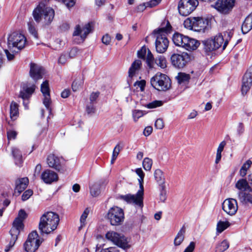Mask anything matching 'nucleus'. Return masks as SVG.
<instances>
[{
  "mask_svg": "<svg viewBox=\"0 0 252 252\" xmlns=\"http://www.w3.org/2000/svg\"><path fill=\"white\" fill-rule=\"evenodd\" d=\"M233 34L232 31L228 30L223 33H218L214 37H210L202 41L204 49L206 52L215 51L222 47V50L226 47L229 41Z\"/></svg>",
  "mask_w": 252,
  "mask_h": 252,
  "instance_id": "f03ea898",
  "label": "nucleus"
},
{
  "mask_svg": "<svg viewBox=\"0 0 252 252\" xmlns=\"http://www.w3.org/2000/svg\"><path fill=\"white\" fill-rule=\"evenodd\" d=\"M90 192L93 197H97L100 193L99 185L94 184L90 187Z\"/></svg>",
  "mask_w": 252,
  "mask_h": 252,
  "instance_id": "4c0bfd02",
  "label": "nucleus"
},
{
  "mask_svg": "<svg viewBox=\"0 0 252 252\" xmlns=\"http://www.w3.org/2000/svg\"><path fill=\"white\" fill-rule=\"evenodd\" d=\"M41 244L39 239H36V241H32L27 240L24 244V250L27 252H35L39 248Z\"/></svg>",
  "mask_w": 252,
  "mask_h": 252,
  "instance_id": "5701e85b",
  "label": "nucleus"
},
{
  "mask_svg": "<svg viewBox=\"0 0 252 252\" xmlns=\"http://www.w3.org/2000/svg\"><path fill=\"white\" fill-rule=\"evenodd\" d=\"M161 0H151L150 1L146 2L147 5L149 7H153L157 5Z\"/></svg>",
  "mask_w": 252,
  "mask_h": 252,
  "instance_id": "774afa93",
  "label": "nucleus"
},
{
  "mask_svg": "<svg viewBox=\"0 0 252 252\" xmlns=\"http://www.w3.org/2000/svg\"><path fill=\"white\" fill-rule=\"evenodd\" d=\"M195 244L193 242L190 243L189 245L184 250V252H193L195 249Z\"/></svg>",
  "mask_w": 252,
  "mask_h": 252,
  "instance_id": "0e129e2a",
  "label": "nucleus"
},
{
  "mask_svg": "<svg viewBox=\"0 0 252 252\" xmlns=\"http://www.w3.org/2000/svg\"><path fill=\"white\" fill-rule=\"evenodd\" d=\"M90 212V208L89 207L86 208L84 212H83L82 215L81 216L80 219V221L81 223V226L80 227H84L86 225V219L88 217V216Z\"/></svg>",
  "mask_w": 252,
  "mask_h": 252,
  "instance_id": "a19ab883",
  "label": "nucleus"
},
{
  "mask_svg": "<svg viewBox=\"0 0 252 252\" xmlns=\"http://www.w3.org/2000/svg\"><path fill=\"white\" fill-rule=\"evenodd\" d=\"M28 25L30 32L34 37V38L37 39L38 33L34 25H33L32 22L28 23Z\"/></svg>",
  "mask_w": 252,
  "mask_h": 252,
  "instance_id": "8fccbe9b",
  "label": "nucleus"
},
{
  "mask_svg": "<svg viewBox=\"0 0 252 252\" xmlns=\"http://www.w3.org/2000/svg\"><path fill=\"white\" fill-rule=\"evenodd\" d=\"M142 62L139 60L134 61L128 71V75L130 77H132L141 68Z\"/></svg>",
  "mask_w": 252,
  "mask_h": 252,
  "instance_id": "c756f323",
  "label": "nucleus"
},
{
  "mask_svg": "<svg viewBox=\"0 0 252 252\" xmlns=\"http://www.w3.org/2000/svg\"><path fill=\"white\" fill-rule=\"evenodd\" d=\"M252 29V12L247 16L242 25L241 30L244 34L248 33Z\"/></svg>",
  "mask_w": 252,
  "mask_h": 252,
  "instance_id": "a878e982",
  "label": "nucleus"
},
{
  "mask_svg": "<svg viewBox=\"0 0 252 252\" xmlns=\"http://www.w3.org/2000/svg\"><path fill=\"white\" fill-rule=\"evenodd\" d=\"M111 242L124 250H127L131 247L129 244L130 239L122 233L111 232Z\"/></svg>",
  "mask_w": 252,
  "mask_h": 252,
  "instance_id": "9b49d317",
  "label": "nucleus"
},
{
  "mask_svg": "<svg viewBox=\"0 0 252 252\" xmlns=\"http://www.w3.org/2000/svg\"><path fill=\"white\" fill-rule=\"evenodd\" d=\"M32 15L37 23L40 22L41 17L43 16L45 25L48 26L53 21L55 16V11L52 8L46 6L43 2H40L33 10Z\"/></svg>",
  "mask_w": 252,
  "mask_h": 252,
  "instance_id": "39448f33",
  "label": "nucleus"
},
{
  "mask_svg": "<svg viewBox=\"0 0 252 252\" xmlns=\"http://www.w3.org/2000/svg\"><path fill=\"white\" fill-rule=\"evenodd\" d=\"M252 192L249 191H239L238 192V198L240 201L243 204H247L248 203L252 204Z\"/></svg>",
  "mask_w": 252,
  "mask_h": 252,
  "instance_id": "393cba45",
  "label": "nucleus"
},
{
  "mask_svg": "<svg viewBox=\"0 0 252 252\" xmlns=\"http://www.w3.org/2000/svg\"><path fill=\"white\" fill-rule=\"evenodd\" d=\"M44 98L43 100V103L44 105L46 108L50 112L51 111L52 109L50 106V105L51 104V96L50 94H45L43 95Z\"/></svg>",
  "mask_w": 252,
  "mask_h": 252,
  "instance_id": "c03bdc74",
  "label": "nucleus"
},
{
  "mask_svg": "<svg viewBox=\"0 0 252 252\" xmlns=\"http://www.w3.org/2000/svg\"><path fill=\"white\" fill-rule=\"evenodd\" d=\"M40 90L43 95H48L50 94V88L48 80H45L43 82L41 85Z\"/></svg>",
  "mask_w": 252,
  "mask_h": 252,
  "instance_id": "37998d69",
  "label": "nucleus"
},
{
  "mask_svg": "<svg viewBox=\"0 0 252 252\" xmlns=\"http://www.w3.org/2000/svg\"><path fill=\"white\" fill-rule=\"evenodd\" d=\"M124 219V212L122 208L116 206L111 208V225H121Z\"/></svg>",
  "mask_w": 252,
  "mask_h": 252,
  "instance_id": "2eb2a0df",
  "label": "nucleus"
},
{
  "mask_svg": "<svg viewBox=\"0 0 252 252\" xmlns=\"http://www.w3.org/2000/svg\"><path fill=\"white\" fill-rule=\"evenodd\" d=\"M222 207L226 213L230 216L234 215L238 210L237 202L233 198L226 199L222 203Z\"/></svg>",
  "mask_w": 252,
  "mask_h": 252,
  "instance_id": "f3484780",
  "label": "nucleus"
},
{
  "mask_svg": "<svg viewBox=\"0 0 252 252\" xmlns=\"http://www.w3.org/2000/svg\"><path fill=\"white\" fill-rule=\"evenodd\" d=\"M252 162L250 160H247L241 167L239 173L242 177H244L246 175L248 170L251 167Z\"/></svg>",
  "mask_w": 252,
  "mask_h": 252,
  "instance_id": "e433bc0d",
  "label": "nucleus"
},
{
  "mask_svg": "<svg viewBox=\"0 0 252 252\" xmlns=\"http://www.w3.org/2000/svg\"><path fill=\"white\" fill-rule=\"evenodd\" d=\"M19 105L12 101L10 105V117L12 121H15L19 117Z\"/></svg>",
  "mask_w": 252,
  "mask_h": 252,
  "instance_id": "c85d7f7f",
  "label": "nucleus"
},
{
  "mask_svg": "<svg viewBox=\"0 0 252 252\" xmlns=\"http://www.w3.org/2000/svg\"><path fill=\"white\" fill-rule=\"evenodd\" d=\"M29 183L28 178H19L15 181V193L20 195L27 187Z\"/></svg>",
  "mask_w": 252,
  "mask_h": 252,
  "instance_id": "412c9836",
  "label": "nucleus"
},
{
  "mask_svg": "<svg viewBox=\"0 0 252 252\" xmlns=\"http://www.w3.org/2000/svg\"><path fill=\"white\" fill-rule=\"evenodd\" d=\"M167 198L166 190L165 186L160 187V194L159 196V200L162 202H164Z\"/></svg>",
  "mask_w": 252,
  "mask_h": 252,
  "instance_id": "de8ad7c7",
  "label": "nucleus"
},
{
  "mask_svg": "<svg viewBox=\"0 0 252 252\" xmlns=\"http://www.w3.org/2000/svg\"><path fill=\"white\" fill-rule=\"evenodd\" d=\"M33 190L31 189H28L25 190L21 197V199L23 201H25L27 200L33 194Z\"/></svg>",
  "mask_w": 252,
  "mask_h": 252,
  "instance_id": "603ef678",
  "label": "nucleus"
},
{
  "mask_svg": "<svg viewBox=\"0 0 252 252\" xmlns=\"http://www.w3.org/2000/svg\"><path fill=\"white\" fill-rule=\"evenodd\" d=\"M30 76L35 81L43 78L45 74L44 68L34 63H30Z\"/></svg>",
  "mask_w": 252,
  "mask_h": 252,
  "instance_id": "dca6fc26",
  "label": "nucleus"
},
{
  "mask_svg": "<svg viewBox=\"0 0 252 252\" xmlns=\"http://www.w3.org/2000/svg\"><path fill=\"white\" fill-rule=\"evenodd\" d=\"M154 178L159 187L165 186V177L163 172L161 170L157 169L155 171Z\"/></svg>",
  "mask_w": 252,
  "mask_h": 252,
  "instance_id": "473e14b6",
  "label": "nucleus"
},
{
  "mask_svg": "<svg viewBox=\"0 0 252 252\" xmlns=\"http://www.w3.org/2000/svg\"><path fill=\"white\" fill-rule=\"evenodd\" d=\"M244 131V124L242 123H239L237 127V134L240 136L243 133Z\"/></svg>",
  "mask_w": 252,
  "mask_h": 252,
  "instance_id": "e2e57ef3",
  "label": "nucleus"
},
{
  "mask_svg": "<svg viewBox=\"0 0 252 252\" xmlns=\"http://www.w3.org/2000/svg\"><path fill=\"white\" fill-rule=\"evenodd\" d=\"M187 36L176 32L172 37V40L175 45L184 47L186 42L187 41Z\"/></svg>",
  "mask_w": 252,
  "mask_h": 252,
  "instance_id": "b1692460",
  "label": "nucleus"
},
{
  "mask_svg": "<svg viewBox=\"0 0 252 252\" xmlns=\"http://www.w3.org/2000/svg\"><path fill=\"white\" fill-rule=\"evenodd\" d=\"M135 172L140 177V179H138L140 190L138 191L136 194H127L121 195L120 198L128 204L132 203L142 208L143 206L144 187L143 184L145 174L140 168L136 169Z\"/></svg>",
  "mask_w": 252,
  "mask_h": 252,
  "instance_id": "20e7f679",
  "label": "nucleus"
},
{
  "mask_svg": "<svg viewBox=\"0 0 252 252\" xmlns=\"http://www.w3.org/2000/svg\"><path fill=\"white\" fill-rule=\"evenodd\" d=\"M152 86L160 91H166L171 86L170 78L165 74L157 73L150 80Z\"/></svg>",
  "mask_w": 252,
  "mask_h": 252,
  "instance_id": "0eeeda50",
  "label": "nucleus"
},
{
  "mask_svg": "<svg viewBox=\"0 0 252 252\" xmlns=\"http://www.w3.org/2000/svg\"><path fill=\"white\" fill-rule=\"evenodd\" d=\"M175 78L179 84H185L189 82L190 76L189 74L184 72H179Z\"/></svg>",
  "mask_w": 252,
  "mask_h": 252,
  "instance_id": "72a5a7b5",
  "label": "nucleus"
},
{
  "mask_svg": "<svg viewBox=\"0 0 252 252\" xmlns=\"http://www.w3.org/2000/svg\"><path fill=\"white\" fill-rule=\"evenodd\" d=\"M145 59L146 60L147 65L150 68L154 67L155 64H156V59H155L154 56L149 49H148L146 58Z\"/></svg>",
  "mask_w": 252,
  "mask_h": 252,
  "instance_id": "f704fd0d",
  "label": "nucleus"
},
{
  "mask_svg": "<svg viewBox=\"0 0 252 252\" xmlns=\"http://www.w3.org/2000/svg\"><path fill=\"white\" fill-rule=\"evenodd\" d=\"M38 237V234L36 231H33L31 233H30L28 237L27 240H29L32 241H36L37 237Z\"/></svg>",
  "mask_w": 252,
  "mask_h": 252,
  "instance_id": "13d9d810",
  "label": "nucleus"
},
{
  "mask_svg": "<svg viewBox=\"0 0 252 252\" xmlns=\"http://www.w3.org/2000/svg\"><path fill=\"white\" fill-rule=\"evenodd\" d=\"M185 233L186 227L185 225H183L180 231L178 232L174 239V245L175 246H179L182 243L185 239Z\"/></svg>",
  "mask_w": 252,
  "mask_h": 252,
  "instance_id": "7c9ffc66",
  "label": "nucleus"
},
{
  "mask_svg": "<svg viewBox=\"0 0 252 252\" xmlns=\"http://www.w3.org/2000/svg\"><path fill=\"white\" fill-rule=\"evenodd\" d=\"M229 246L228 242L226 240H224L216 247V252H223L229 248Z\"/></svg>",
  "mask_w": 252,
  "mask_h": 252,
  "instance_id": "58836bf2",
  "label": "nucleus"
},
{
  "mask_svg": "<svg viewBox=\"0 0 252 252\" xmlns=\"http://www.w3.org/2000/svg\"><path fill=\"white\" fill-rule=\"evenodd\" d=\"M27 38L25 35L19 32H13L8 34L7 37V49L4 50L7 59L11 61L18 53L25 47Z\"/></svg>",
  "mask_w": 252,
  "mask_h": 252,
  "instance_id": "f257e3e1",
  "label": "nucleus"
},
{
  "mask_svg": "<svg viewBox=\"0 0 252 252\" xmlns=\"http://www.w3.org/2000/svg\"><path fill=\"white\" fill-rule=\"evenodd\" d=\"M152 164V160L149 158H145L143 161V167L147 171H150L151 169Z\"/></svg>",
  "mask_w": 252,
  "mask_h": 252,
  "instance_id": "49530a36",
  "label": "nucleus"
},
{
  "mask_svg": "<svg viewBox=\"0 0 252 252\" xmlns=\"http://www.w3.org/2000/svg\"><path fill=\"white\" fill-rule=\"evenodd\" d=\"M86 112L88 114H92L95 113V108L93 103H91L86 106Z\"/></svg>",
  "mask_w": 252,
  "mask_h": 252,
  "instance_id": "052dcab7",
  "label": "nucleus"
},
{
  "mask_svg": "<svg viewBox=\"0 0 252 252\" xmlns=\"http://www.w3.org/2000/svg\"><path fill=\"white\" fill-rule=\"evenodd\" d=\"M17 238L11 236V238L9 241V244L6 246L4 249V252H8L15 245Z\"/></svg>",
  "mask_w": 252,
  "mask_h": 252,
  "instance_id": "3c124183",
  "label": "nucleus"
},
{
  "mask_svg": "<svg viewBox=\"0 0 252 252\" xmlns=\"http://www.w3.org/2000/svg\"><path fill=\"white\" fill-rule=\"evenodd\" d=\"M101 41L103 44L105 45H109L110 43V36L107 33L102 36Z\"/></svg>",
  "mask_w": 252,
  "mask_h": 252,
  "instance_id": "338daca9",
  "label": "nucleus"
},
{
  "mask_svg": "<svg viewBox=\"0 0 252 252\" xmlns=\"http://www.w3.org/2000/svg\"><path fill=\"white\" fill-rule=\"evenodd\" d=\"M171 26L168 22L165 27L155 30L154 32L157 34L155 42L156 51L159 53H164L169 45V41L167 38V34L170 32Z\"/></svg>",
  "mask_w": 252,
  "mask_h": 252,
  "instance_id": "423d86ee",
  "label": "nucleus"
},
{
  "mask_svg": "<svg viewBox=\"0 0 252 252\" xmlns=\"http://www.w3.org/2000/svg\"><path fill=\"white\" fill-rule=\"evenodd\" d=\"M164 125L163 121L162 119H158L155 124V126L156 128L159 129H162L164 127Z\"/></svg>",
  "mask_w": 252,
  "mask_h": 252,
  "instance_id": "4d7b16f0",
  "label": "nucleus"
},
{
  "mask_svg": "<svg viewBox=\"0 0 252 252\" xmlns=\"http://www.w3.org/2000/svg\"><path fill=\"white\" fill-rule=\"evenodd\" d=\"M135 86H138L141 91H143L146 85V81L144 80L140 81H137L134 84Z\"/></svg>",
  "mask_w": 252,
  "mask_h": 252,
  "instance_id": "69168bd1",
  "label": "nucleus"
},
{
  "mask_svg": "<svg viewBox=\"0 0 252 252\" xmlns=\"http://www.w3.org/2000/svg\"><path fill=\"white\" fill-rule=\"evenodd\" d=\"M24 224L23 221L19 218H15L13 222L12 227L9 231V233L12 237L17 238L19 235L21 230H23Z\"/></svg>",
  "mask_w": 252,
  "mask_h": 252,
  "instance_id": "aec40b11",
  "label": "nucleus"
},
{
  "mask_svg": "<svg viewBox=\"0 0 252 252\" xmlns=\"http://www.w3.org/2000/svg\"><path fill=\"white\" fill-rule=\"evenodd\" d=\"M235 187L240 190L239 191L252 192V189L249 185L248 181H247L245 179H241L238 181L235 185Z\"/></svg>",
  "mask_w": 252,
  "mask_h": 252,
  "instance_id": "bb28decb",
  "label": "nucleus"
},
{
  "mask_svg": "<svg viewBox=\"0 0 252 252\" xmlns=\"http://www.w3.org/2000/svg\"><path fill=\"white\" fill-rule=\"evenodd\" d=\"M252 85V65L247 70L242 79L241 91L243 94H246Z\"/></svg>",
  "mask_w": 252,
  "mask_h": 252,
  "instance_id": "a211bd4d",
  "label": "nucleus"
},
{
  "mask_svg": "<svg viewBox=\"0 0 252 252\" xmlns=\"http://www.w3.org/2000/svg\"><path fill=\"white\" fill-rule=\"evenodd\" d=\"M189 59V55L183 52L182 54H173L171 57V61L175 67L182 68L186 66Z\"/></svg>",
  "mask_w": 252,
  "mask_h": 252,
  "instance_id": "4468645a",
  "label": "nucleus"
},
{
  "mask_svg": "<svg viewBox=\"0 0 252 252\" xmlns=\"http://www.w3.org/2000/svg\"><path fill=\"white\" fill-rule=\"evenodd\" d=\"M208 23V20L203 18L190 17L185 20L184 25L187 29L200 32H204Z\"/></svg>",
  "mask_w": 252,
  "mask_h": 252,
  "instance_id": "1a4fd4ad",
  "label": "nucleus"
},
{
  "mask_svg": "<svg viewBox=\"0 0 252 252\" xmlns=\"http://www.w3.org/2000/svg\"><path fill=\"white\" fill-rule=\"evenodd\" d=\"M41 179L46 184H51L57 182L59 179L58 174L55 171L49 169H45L41 174Z\"/></svg>",
  "mask_w": 252,
  "mask_h": 252,
  "instance_id": "6ab92c4d",
  "label": "nucleus"
},
{
  "mask_svg": "<svg viewBox=\"0 0 252 252\" xmlns=\"http://www.w3.org/2000/svg\"><path fill=\"white\" fill-rule=\"evenodd\" d=\"M83 85V81L80 79H75L72 82L71 88L73 92L79 91Z\"/></svg>",
  "mask_w": 252,
  "mask_h": 252,
  "instance_id": "ea45409f",
  "label": "nucleus"
},
{
  "mask_svg": "<svg viewBox=\"0 0 252 252\" xmlns=\"http://www.w3.org/2000/svg\"><path fill=\"white\" fill-rule=\"evenodd\" d=\"M163 105V102L161 100H155L152 102H150L147 105V107L148 108L152 109L155 108L157 107L161 106Z\"/></svg>",
  "mask_w": 252,
  "mask_h": 252,
  "instance_id": "864d4df0",
  "label": "nucleus"
},
{
  "mask_svg": "<svg viewBox=\"0 0 252 252\" xmlns=\"http://www.w3.org/2000/svg\"><path fill=\"white\" fill-rule=\"evenodd\" d=\"M234 3L235 0H217L215 8L220 13L227 14L232 10Z\"/></svg>",
  "mask_w": 252,
  "mask_h": 252,
  "instance_id": "ddd939ff",
  "label": "nucleus"
},
{
  "mask_svg": "<svg viewBox=\"0 0 252 252\" xmlns=\"http://www.w3.org/2000/svg\"><path fill=\"white\" fill-rule=\"evenodd\" d=\"M35 88L36 86L34 84L30 87H28L27 84H24L22 90L20 92L19 97L23 100L29 99L34 92Z\"/></svg>",
  "mask_w": 252,
  "mask_h": 252,
  "instance_id": "4be33fe9",
  "label": "nucleus"
},
{
  "mask_svg": "<svg viewBox=\"0 0 252 252\" xmlns=\"http://www.w3.org/2000/svg\"><path fill=\"white\" fill-rule=\"evenodd\" d=\"M122 149V148L120 146L119 144H117L115 146L113 150L112 157L111 158V164L114 163Z\"/></svg>",
  "mask_w": 252,
  "mask_h": 252,
  "instance_id": "a18cd8bd",
  "label": "nucleus"
},
{
  "mask_svg": "<svg viewBox=\"0 0 252 252\" xmlns=\"http://www.w3.org/2000/svg\"><path fill=\"white\" fill-rule=\"evenodd\" d=\"M11 152L15 160V164L18 166H21L23 162L21 151L16 147H13Z\"/></svg>",
  "mask_w": 252,
  "mask_h": 252,
  "instance_id": "cd10ccee",
  "label": "nucleus"
},
{
  "mask_svg": "<svg viewBox=\"0 0 252 252\" xmlns=\"http://www.w3.org/2000/svg\"><path fill=\"white\" fill-rule=\"evenodd\" d=\"M94 24L93 22H89L81 29L79 25H77L72 35L75 37L73 38L74 43L79 44L82 43L86 38L87 35L93 31Z\"/></svg>",
  "mask_w": 252,
  "mask_h": 252,
  "instance_id": "6e6552de",
  "label": "nucleus"
},
{
  "mask_svg": "<svg viewBox=\"0 0 252 252\" xmlns=\"http://www.w3.org/2000/svg\"><path fill=\"white\" fill-rule=\"evenodd\" d=\"M7 138L8 140H14L16 138L18 133L12 130H8L6 132Z\"/></svg>",
  "mask_w": 252,
  "mask_h": 252,
  "instance_id": "5fc2aeb1",
  "label": "nucleus"
},
{
  "mask_svg": "<svg viewBox=\"0 0 252 252\" xmlns=\"http://www.w3.org/2000/svg\"><path fill=\"white\" fill-rule=\"evenodd\" d=\"M198 4L197 0H180L178 9L181 15L187 16L190 14Z\"/></svg>",
  "mask_w": 252,
  "mask_h": 252,
  "instance_id": "9d476101",
  "label": "nucleus"
},
{
  "mask_svg": "<svg viewBox=\"0 0 252 252\" xmlns=\"http://www.w3.org/2000/svg\"><path fill=\"white\" fill-rule=\"evenodd\" d=\"M156 64L160 66L162 68H164L166 67V60L163 56H158L156 59Z\"/></svg>",
  "mask_w": 252,
  "mask_h": 252,
  "instance_id": "79ce46f5",
  "label": "nucleus"
},
{
  "mask_svg": "<svg viewBox=\"0 0 252 252\" xmlns=\"http://www.w3.org/2000/svg\"><path fill=\"white\" fill-rule=\"evenodd\" d=\"M46 162L48 166L60 173H63L65 171V166L62 163L59 157L55 154H49L46 158Z\"/></svg>",
  "mask_w": 252,
  "mask_h": 252,
  "instance_id": "f8f14e48",
  "label": "nucleus"
},
{
  "mask_svg": "<svg viewBox=\"0 0 252 252\" xmlns=\"http://www.w3.org/2000/svg\"><path fill=\"white\" fill-rule=\"evenodd\" d=\"M230 225V223L227 221L220 220L217 225V233L220 234L225 230Z\"/></svg>",
  "mask_w": 252,
  "mask_h": 252,
  "instance_id": "c9c22d12",
  "label": "nucleus"
},
{
  "mask_svg": "<svg viewBox=\"0 0 252 252\" xmlns=\"http://www.w3.org/2000/svg\"><path fill=\"white\" fill-rule=\"evenodd\" d=\"M60 221L58 214L53 212L44 213L40 217L38 229L41 234H49L56 230Z\"/></svg>",
  "mask_w": 252,
  "mask_h": 252,
  "instance_id": "7ed1b4c3",
  "label": "nucleus"
},
{
  "mask_svg": "<svg viewBox=\"0 0 252 252\" xmlns=\"http://www.w3.org/2000/svg\"><path fill=\"white\" fill-rule=\"evenodd\" d=\"M144 115L143 112L139 110H134L132 112V116L135 122Z\"/></svg>",
  "mask_w": 252,
  "mask_h": 252,
  "instance_id": "6e6d98bb",
  "label": "nucleus"
},
{
  "mask_svg": "<svg viewBox=\"0 0 252 252\" xmlns=\"http://www.w3.org/2000/svg\"><path fill=\"white\" fill-rule=\"evenodd\" d=\"M99 92H93L91 95H90V101H91V103H94V102L96 99L98 97L99 95Z\"/></svg>",
  "mask_w": 252,
  "mask_h": 252,
  "instance_id": "680f3d73",
  "label": "nucleus"
},
{
  "mask_svg": "<svg viewBox=\"0 0 252 252\" xmlns=\"http://www.w3.org/2000/svg\"><path fill=\"white\" fill-rule=\"evenodd\" d=\"M148 49L145 46H143L141 49L137 52V56L138 58L145 60L146 58Z\"/></svg>",
  "mask_w": 252,
  "mask_h": 252,
  "instance_id": "09e8293b",
  "label": "nucleus"
},
{
  "mask_svg": "<svg viewBox=\"0 0 252 252\" xmlns=\"http://www.w3.org/2000/svg\"><path fill=\"white\" fill-rule=\"evenodd\" d=\"M28 217V215L24 209H20L18 212V217L16 218H19L20 220L24 221Z\"/></svg>",
  "mask_w": 252,
  "mask_h": 252,
  "instance_id": "bf43d9fd",
  "label": "nucleus"
},
{
  "mask_svg": "<svg viewBox=\"0 0 252 252\" xmlns=\"http://www.w3.org/2000/svg\"><path fill=\"white\" fill-rule=\"evenodd\" d=\"M187 41L186 42L184 48L188 50H195L199 45V42L187 36Z\"/></svg>",
  "mask_w": 252,
  "mask_h": 252,
  "instance_id": "2f4dec72",
  "label": "nucleus"
}]
</instances>
